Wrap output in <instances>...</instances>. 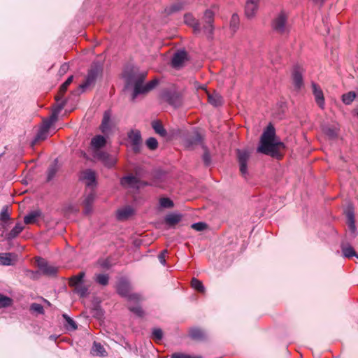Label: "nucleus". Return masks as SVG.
Segmentation results:
<instances>
[{
    "label": "nucleus",
    "instance_id": "1",
    "mask_svg": "<svg viewBox=\"0 0 358 358\" xmlns=\"http://www.w3.org/2000/svg\"><path fill=\"white\" fill-rule=\"evenodd\" d=\"M275 129L271 123L266 127L260 138V145L257 151L271 157H277L279 150L285 148V144L275 139Z\"/></svg>",
    "mask_w": 358,
    "mask_h": 358
},
{
    "label": "nucleus",
    "instance_id": "2",
    "mask_svg": "<svg viewBox=\"0 0 358 358\" xmlns=\"http://www.w3.org/2000/svg\"><path fill=\"white\" fill-rule=\"evenodd\" d=\"M146 76V72L131 73L128 76V83L134 85V91L132 94L133 100H134L138 94H146L152 90L159 84V80L157 78H155L143 85Z\"/></svg>",
    "mask_w": 358,
    "mask_h": 358
},
{
    "label": "nucleus",
    "instance_id": "3",
    "mask_svg": "<svg viewBox=\"0 0 358 358\" xmlns=\"http://www.w3.org/2000/svg\"><path fill=\"white\" fill-rule=\"evenodd\" d=\"M102 72V64L99 62H94L91 66L90 69L88 71L85 81L78 87V90H80V93L85 92L88 87L94 84L98 76L101 75Z\"/></svg>",
    "mask_w": 358,
    "mask_h": 358
},
{
    "label": "nucleus",
    "instance_id": "4",
    "mask_svg": "<svg viewBox=\"0 0 358 358\" xmlns=\"http://www.w3.org/2000/svg\"><path fill=\"white\" fill-rule=\"evenodd\" d=\"M102 72V64L99 62H94L91 66L90 69L88 71L85 81L78 87V90H80V93L85 92L88 87L94 84L98 76L101 75Z\"/></svg>",
    "mask_w": 358,
    "mask_h": 358
},
{
    "label": "nucleus",
    "instance_id": "5",
    "mask_svg": "<svg viewBox=\"0 0 358 358\" xmlns=\"http://www.w3.org/2000/svg\"><path fill=\"white\" fill-rule=\"evenodd\" d=\"M117 294L122 297L126 298L129 301L138 303L141 300V296L137 293H131L130 283L126 280H120L116 286Z\"/></svg>",
    "mask_w": 358,
    "mask_h": 358
},
{
    "label": "nucleus",
    "instance_id": "6",
    "mask_svg": "<svg viewBox=\"0 0 358 358\" xmlns=\"http://www.w3.org/2000/svg\"><path fill=\"white\" fill-rule=\"evenodd\" d=\"M288 17V14L285 10H281L271 21V25L272 29L280 34L289 33V29L287 25Z\"/></svg>",
    "mask_w": 358,
    "mask_h": 358
},
{
    "label": "nucleus",
    "instance_id": "7",
    "mask_svg": "<svg viewBox=\"0 0 358 358\" xmlns=\"http://www.w3.org/2000/svg\"><path fill=\"white\" fill-rule=\"evenodd\" d=\"M161 98L175 108L180 106L182 103L181 94L176 91L164 90Z\"/></svg>",
    "mask_w": 358,
    "mask_h": 358
},
{
    "label": "nucleus",
    "instance_id": "8",
    "mask_svg": "<svg viewBox=\"0 0 358 358\" xmlns=\"http://www.w3.org/2000/svg\"><path fill=\"white\" fill-rule=\"evenodd\" d=\"M236 152L238 162L239 164L240 172L245 178H247V176H248V162L250 158V153L245 150L240 149H238Z\"/></svg>",
    "mask_w": 358,
    "mask_h": 358
},
{
    "label": "nucleus",
    "instance_id": "9",
    "mask_svg": "<svg viewBox=\"0 0 358 358\" xmlns=\"http://www.w3.org/2000/svg\"><path fill=\"white\" fill-rule=\"evenodd\" d=\"M303 69L299 65H295L293 67L292 78L293 84L297 90H300L303 86Z\"/></svg>",
    "mask_w": 358,
    "mask_h": 358
},
{
    "label": "nucleus",
    "instance_id": "10",
    "mask_svg": "<svg viewBox=\"0 0 358 358\" xmlns=\"http://www.w3.org/2000/svg\"><path fill=\"white\" fill-rule=\"evenodd\" d=\"M128 138L131 143L132 149L135 153H138L141 150L142 138L140 131L131 130L128 134Z\"/></svg>",
    "mask_w": 358,
    "mask_h": 358
},
{
    "label": "nucleus",
    "instance_id": "11",
    "mask_svg": "<svg viewBox=\"0 0 358 358\" xmlns=\"http://www.w3.org/2000/svg\"><path fill=\"white\" fill-rule=\"evenodd\" d=\"M67 103L66 99L62 100L60 103H57L53 108L52 111V114L50 116L49 119L45 120L43 124L46 126H48L50 127L52 124H54L55 122H57L58 119V115L59 113L62 111V110L64 108Z\"/></svg>",
    "mask_w": 358,
    "mask_h": 358
},
{
    "label": "nucleus",
    "instance_id": "12",
    "mask_svg": "<svg viewBox=\"0 0 358 358\" xmlns=\"http://www.w3.org/2000/svg\"><path fill=\"white\" fill-rule=\"evenodd\" d=\"M260 0H246L245 15L248 19L255 17L259 8Z\"/></svg>",
    "mask_w": 358,
    "mask_h": 358
},
{
    "label": "nucleus",
    "instance_id": "13",
    "mask_svg": "<svg viewBox=\"0 0 358 358\" xmlns=\"http://www.w3.org/2000/svg\"><path fill=\"white\" fill-rule=\"evenodd\" d=\"M311 87L313 90V94L315 96V102L321 109H324L325 106V100L321 87L313 82L311 83Z\"/></svg>",
    "mask_w": 358,
    "mask_h": 358
},
{
    "label": "nucleus",
    "instance_id": "14",
    "mask_svg": "<svg viewBox=\"0 0 358 358\" xmlns=\"http://www.w3.org/2000/svg\"><path fill=\"white\" fill-rule=\"evenodd\" d=\"M184 22L189 27L193 29V32L195 34H200L201 31V27L200 23L197 19H196L192 14L186 13L184 15Z\"/></svg>",
    "mask_w": 358,
    "mask_h": 358
},
{
    "label": "nucleus",
    "instance_id": "15",
    "mask_svg": "<svg viewBox=\"0 0 358 358\" xmlns=\"http://www.w3.org/2000/svg\"><path fill=\"white\" fill-rule=\"evenodd\" d=\"M80 179L85 182L86 186H96V174L92 169H87L82 172Z\"/></svg>",
    "mask_w": 358,
    "mask_h": 358
},
{
    "label": "nucleus",
    "instance_id": "16",
    "mask_svg": "<svg viewBox=\"0 0 358 358\" xmlns=\"http://www.w3.org/2000/svg\"><path fill=\"white\" fill-rule=\"evenodd\" d=\"M203 138L201 135L195 131L194 135L187 136L184 141V145L186 148L192 150L194 146L201 143Z\"/></svg>",
    "mask_w": 358,
    "mask_h": 358
},
{
    "label": "nucleus",
    "instance_id": "17",
    "mask_svg": "<svg viewBox=\"0 0 358 358\" xmlns=\"http://www.w3.org/2000/svg\"><path fill=\"white\" fill-rule=\"evenodd\" d=\"M187 59V53L185 51H180L174 54L171 65L173 68L179 69L182 66L185 61Z\"/></svg>",
    "mask_w": 358,
    "mask_h": 358
},
{
    "label": "nucleus",
    "instance_id": "18",
    "mask_svg": "<svg viewBox=\"0 0 358 358\" xmlns=\"http://www.w3.org/2000/svg\"><path fill=\"white\" fill-rule=\"evenodd\" d=\"M189 336L196 341H203L206 339L205 331L199 327H191L189 329Z\"/></svg>",
    "mask_w": 358,
    "mask_h": 358
},
{
    "label": "nucleus",
    "instance_id": "19",
    "mask_svg": "<svg viewBox=\"0 0 358 358\" xmlns=\"http://www.w3.org/2000/svg\"><path fill=\"white\" fill-rule=\"evenodd\" d=\"M111 113L110 110H106L100 125V130L103 134H107L111 129Z\"/></svg>",
    "mask_w": 358,
    "mask_h": 358
},
{
    "label": "nucleus",
    "instance_id": "20",
    "mask_svg": "<svg viewBox=\"0 0 358 358\" xmlns=\"http://www.w3.org/2000/svg\"><path fill=\"white\" fill-rule=\"evenodd\" d=\"M17 260V255L14 253H0V265H13Z\"/></svg>",
    "mask_w": 358,
    "mask_h": 358
},
{
    "label": "nucleus",
    "instance_id": "21",
    "mask_svg": "<svg viewBox=\"0 0 358 358\" xmlns=\"http://www.w3.org/2000/svg\"><path fill=\"white\" fill-rule=\"evenodd\" d=\"M341 252L343 257L351 258L355 257L358 259V254L356 252L353 247L348 243L342 242L341 244Z\"/></svg>",
    "mask_w": 358,
    "mask_h": 358
},
{
    "label": "nucleus",
    "instance_id": "22",
    "mask_svg": "<svg viewBox=\"0 0 358 358\" xmlns=\"http://www.w3.org/2000/svg\"><path fill=\"white\" fill-rule=\"evenodd\" d=\"M134 213V210L132 207L127 206L124 208L117 210V218L119 220H126Z\"/></svg>",
    "mask_w": 358,
    "mask_h": 358
},
{
    "label": "nucleus",
    "instance_id": "23",
    "mask_svg": "<svg viewBox=\"0 0 358 358\" xmlns=\"http://www.w3.org/2000/svg\"><path fill=\"white\" fill-rule=\"evenodd\" d=\"M94 157L102 162L107 166H112L114 164L113 160L110 159V156L107 152L95 150Z\"/></svg>",
    "mask_w": 358,
    "mask_h": 358
},
{
    "label": "nucleus",
    "instance_id": "24",
    "mask_svg": "<svg viewBox=\"0 0 358 358\" xmlns=\"http://www.w3.org/2000/svg\"><path fill=\"white\" fill-rule=\"evenodd\" d=\"M214 17L215 13L210 10L207 9L205 10L203 13V16L202 20L204 22H207V28L210 30H214Z\"/></svg>",
    "mask_w": 358,
    "mask_h": 358
},
{
    "label": "nucleus",
    "instance_id": "25",
    "mask_svg": "<svg viewBox=\"0 0 358 358\" xmlns=\"http://www.w3.org/2000/svg\"><path fill=\"white\" fill-rule=\"evenodd\" d=\"M106 143V139L101 135H96L91 140V146L95 150H99L100 148L104 147Z\"/></svg>",
    "mask_w": 358,
    "mask_h": 358
},
{
    "label": "nucleus",
    "instance_id": "26",
    "mask_svg": "<svg viewBox=\"0 0 358 358\" xmlns=\"http://www.w3.org/2000/svg\"><path fill=\"white\" fill-rule=\"evenodd\" d=\"M85 276V272L81 271L78 275H73L69 279V285L72 287H76L83 284V279Z\"/></svg>",
    "mask_w": 358,
    "mask_h": 358
},
{
    "label": "nucleus",
    "instance_id": "27",
    "mask_svg": "<svg viewBox=\"0 0 358 358\" xmlns=\"http://www.w3.org/2000/svg\"><path fill=\"white\" fill-rule=\"evenodd\" d=\"M50 127L43 124L38 130L35 138L32 141V145H35L38 141H44L47 138Z\"/></svg>",
    "mask_w": 358,
    "mask_h": 358
},
{
    "label": "nucleus",
    "instance_id": "28",
    "mask_svg": "<svg viewBox=\"0 0 358 358\" xmlns=\"http://www.w3.org/2000/svg\"><path fill=\"white\" fill-rule=\"evenodd\" d=\"M139 180L134 176H127L121 179V185L138 188Z\"/></svg>",
    "mask_w": 358,
    "mask_h": 358
},
{
    "label": "nucleus",
    "instance_id": "29",
    "mask_svg": "<svg viewBox=\"0 0 358 358\" xmlns=\"http://www.w3.org/2000/svg\"><path fill=\"white\" fill-rule=\"evenodd\" d=\"M91 353L93 355L99 356V357H106L107 356V352L106 351L103 346L99 342L94 341Z\"/></svg>",
    "mask_w": 358,
    "mask_h": 358
},
{
    "label": "nucleus",
    "instance_id": "30",
    "mask_svg": "<svg viewBox=\"0 0 358 358\" xmlns=\"http://www.w3.org/2000/svg\"><path fill=\"white\" fill-rule=\"evenodd\" d=\"M41 211L40 210H36L31 211L24 217V222L26 224H31L36 222L38 218L41 217Z\"/></svg>",
    "mask_w": 358,
    "mask_h": 358
},
{
    "label": "nucleus",
    "instance_id": "31",
    "mask_svg": "<svg viewBox=\"0 0 358 358\" xmlns=\"http://www.w3.org/2000/svg\"><path fill=\"white\" fill-rule=\"evenodd\" d=\"M95 194L93 192H91L89 193L85 198L84 200V205H85V209H84V213L86 215L90 214L92 212V203L94 200Z\"/></svg>",
    "mask_w": 358,
    "mask_h": 358
},
{
    "label": "nucleus",
    "instance_id": "32",
    "mask_svg": "<svg viewBox=\"0 0 358 358\" xmlns=\"http://www.w3.org/2000/svg\"><path fill=\"white\" fill-rule=\"evenodd\" d=\"M208 102L215 107H218L222 105L223 98L218 93L213 92L208 94Z\"/></svg>",
    "mask_w": 358,
    "mask_h": 358
},
{
    "label": "nucleus",
    "instance_id": "33",
    "mask_svg": "<svg viewBox=\"0 0 358 358\" xmlns=\"http://www.w3.org/2000/svg\"><path fill=\"white\" fill-rule=\"evenodd\" d=\"M24 229V226L20 222H18L15 224V226L11 229V231L8 233L6 235V238L8 240H12L16 238Z\"/></svg>",
    "mask_w": 358,
    "mask_h": 358
},
{
    "label": "nucleus",
    "instance_id": "34",
    "mask_svg": "<svg viewBox=\"0 0 358 358\" xmlns=\"http://www.w3.org/2000/svg\"><path fill=\"white\" fill-rule=\"evenodd\" d=\"M73 79V76H70L60 86L59 90V94L56 96L55 99L58 102L64 94L66 92L69 85L72 83Z\"/></svg>",
    "mask_w": 358,
    "mask_h": 358
},
{
    "label": "nucleus",
    "instance_id": "35",
    "mask_svg": "<svg viewBox=\"0 0 358 358\" xmlns=\"http://www.w3.org/2000/svg\"><path fill=\"white\" fill-rule=\"evenodd\" d=\"M152 127L155 130V133L162 137H165L167 135L166 130L164 128L162 122L159 120H155L152 122Z\"/></svg>",
    "mask_w": 358,
    "mask_h": 358
},
{
    "label": "nucleus",
    "instance_id": "36",
    "mask_svg": "<svg viewBox=\"0 0 358 358\" xmlns=\"http://www.w3.org/2000/svg\"><path fill=\"white\" fill-rule=\"evenodd\" d=\"M347 223L352 233L356 231V226H355V215L352 210H348L347 213Z\"/></svg>",
    "mask_w": 358,
    "mask_h": 358
},
{
    "label": "nucleus",
    "instance_id": "37",
    "mask_svg": "<svg viewBox=\"0 0 358 358\" xmlns=\"http://www.w3.org/2000/svg\"><path fill=\"white\" fill-rule=\"evenodd\" d=\"M181 220V215L179 214H169L166 216L165 222L169 225H174Z\"/></svg>",
    "mask_w": 358,
    "mask_h": 358
},
{
    "label": "nucleus",
    "instance_id": "38",
    "mask_svg": "<svg viewBox=\"0 0 358 358\" xmlns=\"http://www.w3.org/2000/svg\"><path fill=\"white\" fill-rule=\"evenodd\" d=\"M94 280L96 283L106 286L109 282V276L108 274H96L94 278Z\"/></svg>",
    "mask_w": 358,
    "mask_h": 358
},
{
    "label": "nucleus",
    "instance_id": "39",
    "mask_svg": "<svg viewBox=\"0 0 358 358\" xmlns=\"http://www.w3.org/2000/svg\"><path fill=\"white\" fill-rule=\"evenodd\" d=\"M10 220V215L9 213V206L6 205L3 206L1 211L0 213V221L6 223L8 220Z\"/></svg>",
    "mask_w": 358,
    "mask_h": 358
},
{
    "label": "nucleus",
    "instance_id": "40",
    "mask_svg": "<svg viewBox=\"0 0 358 358\" xmlns=\"http://www.w3.org/2000/svg\"><path fill=\"white\" fill-rule=\"evenodd\" d=\"M240 20L237 14L234 13L230 20V29L234 31H236L239 27Z\"/></svg>",
    "mask_w": 358,
    "mask_h": 358
},
{
    "label": "nucleus",
    "instance_id": "41",
    "mask_svg": "<svg viewBox=\"0 0 358 358\" xmlns=\"http://www.w3.org/2000/svg\"><path fill=\"white\" fill-rule=\"evenodd\" d=\"M74 292L79 295L80 297H85L89 294L88 287L83 284L80 285L79 286L75 287Z\"/></svg>",
    "mask_w": 358,
    "mask_h": 358
},
{
    "label": "nucleus",
    "instance_id": "42",
    "mask_svg": "<svg viewBox=\"0 0 358 358\" xmlns=\"http://www.w3.org/2000/svg\"><path fill=\"white\" fill-rule=\"evenodd\" d=\"M356 98V93L355 92H349L346 94H344L342 96V101L346 105H350L352 103V101Z\"/></svg>",
    "mask_w": 358,
    "mask_h": 358
},
{
    "label": "nucleus",
    "instance_id": "43",
    "mask_svg": "<svg viewBox=\"0 0 358 358\" xmlns=\"http://www.w3.org/2000/svg\"><path fill=\"white\" fill-rule=\"evenodd\" d=\"M192 287L196 291L203 293L205 292V287L202 282L195 278H193L191 282Z\"/></svg>",
    "mask_w": 358,
    "mask_h": 358
},
{
    "label": "nucleus",
    "instance_id": "44",
    "mask_svg": "<svg viewBox=\"0 0 358 358\" xmlns=\"http://www.w3.org/2000/svg\"><path fill=\"white\" fill-rule=\"evenodd\" d=\"M62 317L66 320V323L65 324V327H66V328L67 329H69V330H76V329H77L76 323L75 322V321L73 319H71L66 314H63Z\"/></svg>",
    "mask_w": 358,
    "mask_h": 358
},
{
    "label": "nucleus",
    "instance_id": "45",
    "mask_svg": "<svg viewBox=\"0 0 358 358\" xmlns=\"http://www.w3.org/2000/svg\"><path fill=\"white\" fill-rule=\"evenodd\" d=\"M41 270L44 274L48 275H55L57 272V268L49 266L47 264L41 266Z\"/></svg>",
    "mask_w": 358,
    "mask_h": 358
},
{
    "label": "nucleus",
    "instance_id": "46",
    "mask_svg": "<svg viewBox=\"0 0 358 358\" xmlns=\"http://www.w3.org/2000/svg\"><path fill=\"white\" fill-rule=\"evenodd\" d=\"M13 303V299L8 296L0 294V308L9 307Z\"/></svg>",
    "mask_w": 358,
    "mask_h": 358
},
{
    "label": "nucleus",
    "instance_id": "47",
    "mask_svg": "<svg viewBox=\"0 0 358 358\" xmlns=\"http://www.w3.org/2000/svg\"><path fill=\"white\" fill-rule=\"evenodd\" d=\"M184 8V3L178 2L172 4L168 9L167 12L169 14L180 11Z\"/></svg>",
    "mask_w": 358,
    "mask_h": 358
},
{
    "label": "nucleus",
    "instance_id": "48",
    "mask_svg": "<svg viewBox=\"0 0 358 358\" xmlns=\"http://www.w3.org/2000/svg\"><path fill=\"white\" fill-rule=\"evenodd\" d=\"M145 144L147 147L151 150H155L158 147V142L154 137L148 138L145 141Z\"/></svg>",
    "mask_w": 358,
    "mask_h": 358
},
{
    "label": "nucleus",
    "instance_id": "49",
    "mask_svg": "<svg viewBox=\"0 0 358 358\" xmlns=\"http://www.w3.org/2000/svg\"><path fill=\"white\" fill-rule=\"evenodd\" d=\"M30 310L38 314H44V308L43 306L37 303H33L30 306Z\"/></svg>",
    "mask_w": 358,
    "mask_h": 358
},
{
    "label": "nucleus",
    "instance_id": "50",
    "mask_svg": "<svg viewBox=\"0 0 358 358\" xmlns=\"http://www.w3.org/2000/svg\"><path fill=\"white\" fill-rule=\"evenodd\" d=\"M159 204L162 208H170L173 206V202L169 198L164 197L159 200Z\"/></svg>",
    "mask_w": 358,
    "mask_h": 358
},
{
    "label": "nucleus",
    "instance_id": "51",
    "mask_svg": "<svg viewBox=\"0 0 358 358\" xmlns=\"http://www.w3.org/2000/svg\"><path fill=\"white\" fill-rule=\"evenodd\" d=\"M204 149V152L202 156V159L206 166H209L211 163V157L208 148L205 146L203 147Z\"/></svg>",
    "mask_w": 358,
    "mask_h": 358
},
{
    "label": "nucleus",
    "instance_id": "52",
    "mask_svg": "<svg viewBox=\"0 0 358 358\" xmlns=\"http://www.w3.org/2000/svg\"><path fill=\"white\" fill-rule=\"evenodd\" d=\"M129 310L136 315L138 317H142L144 315V311L140 306H129Z\"/></svg>",
    "mask_w": 358,
    "mask_h": 358
},
{
    "label": "nucleus",
    "instance_id": "53",
    "mask_svg": "<svg viewBox=\"0 0 358 358\" xmlns=\"http://www.w3.org/2000/svg\"><path fill=\"white\" fill-rule=\"evenodd\" d=\"M152 338L157 341H159L163 338V331L159 328H155L152 330Z\"/></svg>",
    "mask_w": 358,
    "mask_h": 358
},
{
    "label": "nucleus",
    "instance_id": "54",
    "mask_svg": "<svg viewBox=\"0 0 358 358\" xmlns=\"http://www.w3.org/2000/svg\"><path fill=\"white\" fill-rule=\"evenodd\" d=\"M57 172V169L56 166H51L48 168V173H47V180L50 181L52 180L54 177L55 176L56 173Z\"/></svg>",
    "mask_w": 358,
    "mask_h": 358
},
{
    "label": "nucleus",
    "instance_id": "55",
    "mask_svg": "<svg viewBox=\"0 0 358 358\" xmlns=\"http://www.w3.org/2000/svg\"><path fill=\"white\" fill-rule=\"evenodd\" d=\"M202 24H203V26L201 27V31H203L205 33V34L207 36V37L212 38V36L213 35L214 30H210L209 29L207 28V22H204L202 20Z\"/></svg>",
    "mask_w": 358,
    "mask_h": 358
},
{
    "label": "nucleus",
    "instance_id": "56",
    "mask_svg": "<svg viewBox=\"0 0 358 358\" xmlns=\"http://www.w3.org/2000/svg\"><path fill=\"white\" fill-rule=\"evenodd\" d=\"M206 227H207L206 224L204 222H202L194 223L192 224V228L198 231H203V229H205L206 228Z\"/></svg>",
    "mask_w": 358,
    "mask_h": 358
},
{
    "label": "nucleus",
    "instance_id": "57",
    "mask_svg": "<svg viewBox=\"0 0 358 358\" xmlns=\"http://www.w3.org/2000/svg\"><path fill=\"white\" fill-rule=\"evenodd\" d=\"M168 252L167 250H162L158 255V259L160 263L165 266L166 265V254Z\"/></svg>",
    "mask_w": 358,
    "mask_h": 358
},
{
    "label": "nucleus",
    "instance_id": "58",
    "mask_svg": "<svg viewBox=\"0 0 358 358\" xmlns=\"http://www.w3.org/2000/svg\"><path fill=\"white\" fill-rule=\"evenodd\" d=\"M69 68V66L67 63H64L63 64H62L59 68V74L60 75L65 74L68 71Z\"/></svg>",
    "mask_w": 358,
    "mask_h": 358
},
{
    "label": "nucleus",
    "instance_id": "59",
    "mask_svg": "<svg viewBox=\"0 0 358 358\" xmlns=\"http://www.w3.org/2000/svg\"><path fill=\"white\" fill-rule=\"evenodd\" d=\"M99 265L103 268H109L110 267V262L108 259L99 261Z\"/></svg>",
    "mask_w": 358,
    "mask_h": 358
},
{
    "label": "nucleus",
    "instance_id": "60",
    "mask_svg": "<svg viewBox=\"0 0 358 358\" xmlns=\"http://www.w3.org/2000/svg\"><path fill=\"white\" fill-rule=\"evenodd\" d=\"M171 358H187L186 354L183 353H175L172 355Z\"/></svg>",
    "mask_w": 358,
    "mask_h": 358
},
{
    "label": "nucleus",
    "instance_id": "61",
    "mask_svg": "<svg viewBox=\"0 0 358 358\" xmlns=\"http://www.w3.org/2000/svg\"><path fill=\"white\" fill-rule=\"evenodd\" d=\"M327 134L331 136V137H334L336 136V134L335 133V131L333 130V129H329L327 131Z\"/></svg>",
    "mask_w": 358,
    "mask_h": 358
},
{
    "label": "nucleus",
    "instance_id": "62",
    "mask_svg": "<svg viewBox=\"0 0 358 358\" xmlns=\"http://www.w3.org/2000/svg\"><path fill=\"white\" fill-rule=\"evenodd\" d=\"M186 357L187 358H203V357L201 355H186Z\"/></svg>",
    "mask_w": 358,
    "mask_h": 358
},
{
    "label": "nucleus",
    "instance_id": "63",
    "mask_svg": "<svg viewBox=\"0 0 358 358\" xmlns=\"http://www.w3.org/2000/svg\"><path fill=\"white\" fill-rule=\"evenodd\" d=\"M325 0H313L315 2H320L321 4H323Z\"/></svg>",
    "mask_w": 358,
    "mask_h": 358
},
{
    "label": "nucleus",
    "instance_id": "64",
    "mask_svg": "<svg viewBox=\"0 0 358 358\" xmlns=\"http://www.w3.org/2000/svg\"><path fill=\"white\" fill-rule=\"evenodd\" d=\"M357 117H358V112H357Z\"/></svg>",
    "mask_w": 358,
    "mask_h": 358
}]
</instances>
